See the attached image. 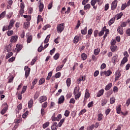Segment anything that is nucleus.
<instances>
[{
    "label": "nucleus",
    "mask_w": 130,
    "mask_h": 130,
    "mask_svg": "<svg viewBox=\"0 0 130 130\" xmlns=\"http://www.w3.org/2000/svg\"><path fill=\"white\" fill-rule=\"evenodd\" d=\"M3 106H5V107L1 111V114L4 115L6 112H7V110H8V109H9V106L8 105L7 103H4Z\"/></svg>",
    "instance_id": "f257e3e1"
},
{
    "label": "nucleus",
    "mask_w": 130,
    "mask_h": 130,
    "mask_svg": "<svg viewBox=\"0 0 130 130\" xmlns=\"http://www.w3.org/2000/svg\"><path fill=\"white\" fill-rule=\"evenodd\" d=\"M24 71H25V77L26 79H27L28 77H29V75H30V71H31V69L29 68V67L25 66L24 67Z\"/></svg>",
    "instance_id": "f03ea898"
},
{
    "label": "nucleus",
    "mask_w": 130,
    "mask_h": 130,
    "mask_svg": "<svg viewBox=\"0 0 130 130\" xmlns=\"http://www.w3.org/2000/svg\"><path fill=\"white\" fill-rule=\"evenodd\" d=\"M64 27H63V23L58 24L57 26V31L58 33H61L63 31Z\"/></svg>",
    "instance_id": "7ed1b4c3"
},
{
    "label": "nucleus",
    "mask_w": 130,
    "mask_h": 130,
    "mask_svg": "<svg viewBox=\"0 0 130 130\" xmlns=\"http://www.w3.org/2000/svg\"><path fill=\"white\" fill-rule=\"evenodd\" d=\"M112 74V72L110 70H108L107 71L102 72H101V76H103V75H105L106 77H109L110 75Z\"/></svg>",
    "instance_id": "20e7f679"
},
{
    "label": "nucleus",
    "mask_w": 130,
    "mask_h": 130,
    "mask_svg": "<svg viewBox=\"0 0 130 130\" xmlns=\"http://www.w3.org/2000/svg\"><path fill=\"white\" fill-rule=\"evenodd\" d=\"M117 0H115L114 1H113L112 3V5H111V9L112 10H115V9H116V7H117Z\"/></svg>",
    "instance_id": "39448f33"
},
{
    "label": "nucleus",
    "mask_w": 130,
    "mask_h": 130,
    "mask_svg": "<svg viewBox=\"0 0 130 130\" xmlns=\"http://www.w3.org/2000/svg\"><path fill=\"white\" fill-rule=\"evenodd\" d=\"M86 80V77L85 76H80V77L77 79V84H80L82 81L85 82Z\"/></svg>",
    "instance_id": "423d86ee"
},
{
    "label": "nucleus",
    "mask_w": 130,
    "mask_h": 130,
    "mask_svg": "<svg viewBox=\"0 0 130 130\" xmlns=\"http://www.w3.org/2000/svg\"><path fill=\"white\" fill-rule=\"evenodd\" d=\"M14 24H15V20L12 19L10 20L9 22V25H8V30H11L13 28V26H14Z\"/></svg>",
    "instance_id": "0eeeda50"
},
{
    "label": "nucleus",
    "mask_w": 130,
    "mask_h": 130,
    "mask_svg": "<svg viewBox=\"0 0 130 130\" xmlns=\"http://www.w3.org/2000/svg\"><path fill=\"white\" fill-rule=\"evenodd\" d=\"M118 55L117 54L115 55L112 58V62L113 63H115V62H117L118 61Z\"/></svg>",
    "instance_id": "6e6552de"
},
{
    "label": "nucleus",
    "mask_w": 130,
    "mask_h": 130,
    "mask_svg": "<svg viewBox=\"0 0 130 130\" xmlns=\"http://www.w3.org/2000/svg\"><path fill=\"white\" fill-rule=\"evenodd\" d=\"M46 100H47V98H46V96L44 95L40 96V98H39V101L40 102V103H42L43 102L46 101Z\"/></svg>",
    "instance_id": "1a4fd4ad"
},
{
    "label": "nucleus",
    "mask_w": 130,
    "mask_h": 130,
    "mask_svg": "<svg viewBox=\"0 0 130 130\" xmlns=\"http://www.w3.org/2000/svg\"><path fill=\"white\" fill-rule=\"evenodd\" d=\"M117 32L120 35H122L123 34V28L122 26H119L117 28Z\"/></svg>",
    "instance_id": "9d476101"
},
{
    "label": "nucleus",
    "mask_w": 130,
    "mask_h": 130,
    "mask_svg": "<svg viewBox=\"0 0 130 130\" xmlns=\"http://www.w3.org/2000/svg\"><path fill=\"white\" fill-rule=\"evenodd\" d=\"M64 102V96L61 95L60 97L58 99V104H61V103H63Z\"/></svg>",
    "instance_id": "9b49d317"
},
{
    "label": "nucleus",
    "mask_w": 130,
    "mask_h": 130,
    "mask_svg": "<svg viewBox=\"0 0 130 130\" xmlns=\"http://www.w3.org/2000/svg\"><path fill=\"white\" fill-rule=\"evenodd\" d=\"M18 40V36H13L11 37L10 41L15 43Z\"/></svg>",
    "instance_id": "f8f14e48"
},
{
    "label": "nucleus",
    "mask_w": 130,
    "mask_h": 130,
    "mask_svg": "<svg viewBox=\"0 0 130 130\" xmlns=\"http://www.w3.org/2000/svg\"><path fill=\"white\" fill-rule=\"evenodd\" d=\"M29 27H30V22L28 21L25 22L24 23L23 28H24V29H27L29 28Z\"/></svg>",
    "instance_id": "ddd939ff"
},
{
    "label": "nucleus",
    "mask_w": 130,
    "mask_h": 130,
    "mask_svg": "<svg viewBox=\"0 0 130 130\" xmlns=\"http://www.w3.org/2000/svg\"><path fill=\"white\" fill-rule=\"evenodd\" d=\"M96 0H91V5L93 7V9H94V10H96V9H97V6H95V5H96Z\"/></svg>",
    "instance_id": "4468645a"
},
{
    "label": "nucleus",
    "mask_w": 130,
    "mask_h": 130,
    "mask_svg": "<svg viewBox=\"0 0 130 130\" xmlns=\"http://www.w3.org/2000/svg\"><path fill=\"white\" fill-rule=\"evenodd\" d=\"M26 36H27V43H30L31 41H32V36L30 35L29 36V33L26 34Z\"/></svg>",
    "instance_id": "2eb2a0df"
},
{
    "label": "nucleus",
    "mask_w": 130,
    "mask_h": 130,
    "mask_svg": "<svg viewBox=\"0 0 130 130\" xmlns=\"http://www.w3.org/2000/svg\"><path fill=\"white\" fill-rule=\"evenodd\" d=\"M104 93V89H101L96 94V97H101L102 96Z\"/></svg>",
    "instance_id": "dca6fc26"
},
{
    "label": "nucleus",
    "mask_w": 130,
    "mask_h": 130,
    "mask_svg": "<svg viewBox=\"0 0 130 130\" xmlns=\"http://www.w3.org/2000/svg\"><path fill=\"white\" fill-rule=\"evenodd\" d=\"M121 105H118L117 106L116 108V111H117V113H118V114H120V112L121 111Z\"/></svg>",
    "instance_id": "f3484780"
},
{
    "label": "nucleus",
    "mask_w": 130,
    "mask_h": 130,
    "mask_svg": "<svg viewBox=\"0 0 130 130\" xmlns=\"http://www.w3.org/2000/svg\"><path fill=\"white\" fill-rule=\"evenodd\" d=\"M80 40V37L78 36H76L73 40L74 43L77 44Z\"/></svg>",
    "instance_id": "a211bd4d"
},
{
    "label": "nucleus",
    "mask_w": 130,
    "mask_h": 130,
    "mask_svg": "<svg viewBox=\"0 0 130 130\" xmlns=\"http://www.w3.org/2000/svg\"><path fill=\"white\" fill-rule=\"evenodd\" d=\"M111 87H112V83H109L105 88V90L106 91H108V90H110L111 88Z\"/></svg>",
    "instance_id": "6ab92c4d"
},
{
    "label": "nucleus",
    "mask_w": 130,
    "mask_h": 130,
    "mask_svg": "<svg viewBox=\"0 0 130 130\" xmlns=\"http://www.w3.org/2000/svg\"><path fill=\"white\" fill-rule=\"evenodd\" d=\"M115 21V17L111 18L108 22L109 26H111L112 24H113Z\"/></svg>",
    "instance_id": "aec40b11"
},
{
    "label": "nucleus",
    "mask_w": 130,
    "mask_h": 130,
    "mask_svg": "<svg viewBox=\"0 0 130 130\" xmlns=\"http://www.w3.org/2000/svg\"><path fill=\"white\" fill-rule=\"evenodd\" d=\"M88 30V28H87V27H85L84 28V29H82L81 30V33L83 35H86V34H87V31Z\"/></svg>",
    "instance_id": "412c9836"
},
{
    "label": "nucleus",
    "mask_w": 130,
    "mask_h": 130,
    "mask_svg": "<svg viewBox=\"0 0 130 130\" xmlns=\"http://www.w3.org/2000/svg\"><path fill=\"white\" fill-rule=\"evenodd\" d=\"M78 93H80V87H76L74 89V94L76 95V94H78Z\"/></svg>",
    "instance_id": "4be33fe9"
},
{
    "label": "nucleus",
    "mask_w": 130,
    "mask_h": 130,
    "mask_svg": "<svg viewBox=\"0 0 130 130\" xmlns=\"http://www.w3.org/2000/svg\"><path fill=\"white\" fill-rule=\"evenodd\" d=\"M98 120H99V121H101V120H102V119H103V114H102V113L99 114L98 115Z\"/></svg>",
    "instance_id": "5701e85b"
},
{
    "label": "nucleus",
    "mask_w": 130,
    "mask_h": 130,
    "mask_svg": "<svg viewBox=\"0 0 130 130\" xmlns=\"http://www.w3.org/2000/svg\"><path fill=\"white\" fill-rule=\"evenodd\" d=\"M116 77H115V81H117V80H118V79H119V78L120 77V76H121V75L120 74V73L118 72H116Z\"/></svg>",
    "instance_id": "b1692460"
},
{
    "label": "nucleus",
    "mask_w": 130,
    "mask_h": 130,
    "mask_svg": "<svg viewBox=\"0 0 130 130\" xmlns=\"http://www.w3.org/2000/svg\"><path fill=\"white\" fill-rule=\"evenodd\" d=\"M81 57L82 60H86V59H87V54L83 53L81 54Z\"/></svg>",
    "instance_id": "393cba45"
},
{
    "label": "nucleus",
    "mask_w": 130,
    "mask_h": 130,
    "mask_svg": "<svg viewBox=\"0 0 130 130\" xmlns=\"http://www.w3.org/2000/svg\"><path fill=\"white\" fill-rule=\"evenodd\" d=\"M28 108H31L33 106V100L31 99L28 103Z\"/></svg>",
    "instance_id": "a878e982"
},
{
    "label": "nucleus",
    "mask_w": 130,
    "mask_h": 130,
    "mask_svg": "<svg viewBox=\"0 0 130 130\" xmlns=\"http://www.w3.org/2000/svg\"><path fill=\"white\" fill-rule=\"evenodd\" d=\"M45 82V79L44 78H42L39 80V85H42V84H44Z\"/></svg>",
    "instance_id": "bb28decb"
},
{
    "label": "nucleus",
    "mask_w": 130,
    "mask_h": 130,
    "mask_svg": "<svg viewBox=\"0 0 130 130\" xmlns=\"http://www.w3.org/2000/svg\"><path fill=\"white\" fill-rule=\"evenodd\" d=\"M39 9L40 12H42V11H43V9H44V5H43V3H40L39 5Z\"/></svg>",
    "instance_id": "cd10ccee"
},
{
    "label": "nucleus",
    "mask_w": 130,
    "mask_h": 130,
    "mask_svg": "<svg viewBox=\"0 0 130 130\" xmlns=\"http://www.w3.org/2000/svg\"><path fill=\"white\" fill-rule=\"evenodd\" d=\"M16 49V50H17L18 52H19V51H20L22 49V45H17Z\"/></svg>",
    "instance_id": "c85d7f7f"
},
{
    "label": "nucleus",
    "mask_w": 130,
    "mask_h": 130,
    "mask_svg": "<svg viewBox=\"0 0 130 130\" xmlns=\"http://www.w3.org/2000/svg\"><path fill=\"white\" fill-rule=\"evenodd\" d=\"M81 92H78V93H76L75 96V99H76V100H77V99H79V98H80V97H81Z\"/></svg>",
    "instance_id": "c756f323"
},
{
    "label": "nucleus",
    "mask_w": 130,
    "mask_h": 130,
    "mask_svg": "<svg viewBox=\"0 0 130 130\" xmlns=\"http://www.w3.org/2000/svg\"><path fill=\"white\" fill-rule=\"evenodd\" d=\"M52 76V72H50L48 73V75L47 77L46 78V80L47 81H49V80H50V78H51Z\"/></svg>",
    "instance_id": "7c9ffc66"
},
{
    "label": "nucleus",
    "mask_w": 130,
    "mask_h": 130,
    "mask_svg": "<svg viewBox=\"0 0 130 130\" xmlns=\"http://www.w3.org/2000/svg\"><path fill=\"white\" fill-rule=\"evenodd\" d=\"M127 61V58L126 57H124L122 60L121 62V64H124L125 62Z\"/></svg>",
    "instance_id": "2f4dec72"
},
{
    "label": "nucleus",
    "mask_w": 130,
    "mask_h": 130,
    "mask_svg": "<svg viewBox=\"0 0 130 130\" xmlns=\"http://www.w3.org/2000/svg\"><path fill=\"white\" fill-rule=\"evenodd\" d=\"M36 60H37V57H35L30 62V66H34V63L36 62Z\"/></svg>",
    "instance_id": "473e14b6"
},
{
    "label": "nucleus",
    "mask_w": 130,
    "mask_h": 130,
    "mask_svg": "<svg viewBox=\"0 0 130 130\" xmlns=\"http://www.w3.org/2000/svg\"><path fill=\"white\" fill-rule=\"evenodd\" d=\"M12 55H13V52H10L7 53L6 55V59L10 58V57H11V56H12Z\"/></svg>",
    "instance_id": "72a5a7b5"
},
{
    "label": "nucleus",
    "mask_w": 130,
    "mask_h": 130,
    "mask_svg": "<svg viewBox=\"0 0 130 130\" xmlns=\"http://www.w3.org/2000/svg\"><path fill=\"white\" fill-rule=\"evenodd\" d=\"M49 126V122H46L43 124V127L44 128H46V127H48Z\"/></svg>",
    "instance_id": "f704fd0d"
},
{
    "label": "nucleus",
    "mask_w": 130,
    "mask_h": 130,
    "mask_svg": "<svg viewBox=\"0 0 130 130\" xmlns=\"http://www.w3.org/2000/svg\"><path fill=\"white\" fill-rule=\"evenodd\" d=\"M66 83L67 87H70L71 86V78H68L66 80Z\"/></svg>",
    "instance_id": "c9c22d12"
},
{
    "label": "nucleus",
    "mask_w": 130,
    "mask_h": 130,
    "mask_svg": "<svg viewBox=\"0 0 130 130\" xmlns=\"http://www.w3.org/2000/svg\"><path fill=\"white\" fill-rule=\"evenodd\" d=\"M116 47H117L116 45L111 46V51H112L113 52H114V51L116 50Z\"/></svg>",
    "instance_id": "e433bc0d"
},
{
    "label": "nucleus",
    "mask_w": 130,
    "mask_h": 130,
    "mask_svg": "<svg viewBox=\"0 0 130 130\" xmlns=\"http://www.w3.org/2000/svg\"><path fill=\"white\" fill-rule=\"evenodd\" d=\"M49 38H50V35H49L46 37L45 40H44L45 44L48 43V41H49Z\"/></svg>",
    "instance_id": "4c0bfd02"
},
{
    "label": "nucleus",
    "mask_w": 130,
    "mask_h": 130,
    "mask_svg": "<svg viewBox=\"0 0 130 130\" xmlns=\"http://www.w3.org/2000/svg\"><path fill=\"white\" fill-rule=\"evenodd\" d=\"M54 59L55 60H57V59H58L59 58V53H57L55 54V55L53 56Z\"/></svg>",
    "instance_id": "58836bf2"
},
{
    "label": "nucleus",
    "mask_w": 130,
    "mask_h": 130,
    "mask_svg": "<svg viewBox=\"0 0 130 130\" xmlns=\"http://www.w3.org/2000/svg\"><path fill=\"white\" fill-rule=\"evenodd\" d=\"M115 102V98L112 97L110 99V103L111 104H113Z\"/></svg>",
    "instance_id": "ea45409f"
},
{
    "label": "nucleus",
    "mask_w": 130,
    "mask_h": 130,
    "mask_svg": "<svg viewBox=\"0 0 130 130\" xmlns=\"http://www.w3.org/2000/svg\"><path fill=\"white\" fill-rule=\"evenodd\" d=\"M122 15H123V14L122 12H121L120 14H118L116 15L117 20H119V19H121V17H122Z\"/></svg>",
    "instance_id": "a19ab883"
},
{
    "label": "nucleus",
    "mask_w": 130,
    "mask_h": 130,
    "mask_svg": "<svg viewBox=\"0 0 130 130\" xmlns=\"http://www.w3.org/2000/svg\"><path fill=\"white\" fill-rule=\"evenodd\" d=\"M62 68H63V64L57 67L56 69V72H59V71H60V70H61Z\"/></svg>",
    "instance_id": "79ce46f5"
},
{
    "label": "nucleus",
    "mask_w": 130,
    "mask_h": 130,
    "mask_svg": "<svg viewBox=\"0 0 130 130\" xmlns=\"http://www.w3.org/2000/svg\"><path fill=\"white\" fill-rule=\"evenodd\" d=\"M29 114V111H26L23 115H22V117L23 118H26L27 117V115Z\"/></svg>",
    "instance_id": "37998d69"
},
{
    "label": "nucleus",
    "mask_w": 130,
    "mask_h": 130,
    "mask_svg": "<svg viewBox=\"0 0 130 130\" xmlns=\"http://www.w3.org/2000/svg\"><path fill=\"white\" fill-rule=\"evenodd\" d=\"M99 52H100V49H95L94 50V54H95V55H98V54H99Z\"/></svg>",
    "instance_id": "c03bdc74"
},
{
    "label": "nucleus",
    "mask_w": 130,
    "mask_h": 130,
    "mask_svg": "<svg viewBox=\"0 0 130 130\" xmlns=\"http://www.w3.org/2000/svg\"><path fill=\"white\" fill-rule=\"evenodd\" d=\"M43 50H44V48H43V46L41 45L38 49V51H39V52H41Z\"/></svg>",
    "instance_id": "a18cd8bd"
},
{
    "label": "nucleus",
    "mask_w": 130,
    "mask_h": 130,
    "mask_svg": "<svg viewBox=\"0 0 130 130\" xmlns=\"http://www.w3.org/2000/svg\"><path fill=\"white\" fill-rule=\"evenodd\" d=\"M43 21V19L42 18L41 15H38V23H39V22H41Z\"/></svg>",
    "instance_id": "49530a36"
},
{
    "label": "nucleus",
    "mask_w": 130,
    "mask_h": 130,
    "mask_svg": "<svg viewBox=\"0 0 130 130\" xmlns=\"http://www.w3.org/2000/svg\"><path fill=\"white\" fill-rule=\"evenodd\" d=\"M126 7H127V4H126V3L122 4V6H121L122 11H123V10H124L126 8Z\"/></svg>",
    "instance_id": "de8ad7c7"
},
{
    "label": "nucleus",
    "mask_w": 130,
    "mask_h": 130,
    "mask_svg": "<svg viewBox=\"0 0 130 130\" xmlns=\"http://www.w3.org/2000/svg\"><path fill=\"white\" fill-rule=\"evenodd\" d=\"M64 115L66 117H68L69 115H70V112L69 111V110H66Z\"/></svg>",
    "instance_id": "09e8293b"
},
{
    "label": "nucleus",
    "mask_w": 130,
    "mask_h": 130,
    "mask_svg": "<svg viewBox=\"0 0 130 130\" xmlns=\"http://www.w3.org/2000/svg\"><path fill=\"white\" fill-rule=\"evenodd\" d=\"M14 34V31L9 30L7 32V35L8 36H12Z\"/></svg>",
    "instance_id": "8fccbe9b"
},
{
    "label": "nucleus",
    "mask_w": 130,
    "mask_h": 130,
    "mask_svg": "<svg viewBox=\"0 0 130 130\" xmlns=\"http://www.w3.org/2000/svg\"><path fill=\"white\" fill-rule=\"evenodd\" d=\"M26 90H27V86H24L22 88V90L21 91V94H24L25 92H26Z\"/></svg>",
    "instance_id": "3c124183"
},
{
    "label": "nucleus",
    "mask_w": 130,
    "mask_h": 130,
    "mask_svg": "<svg viewBox=\"0 0 130 130\" xmlns=\"http://www.w3.org/2000/svg\"><path fill=\"white\" fill-rule=\"evenodd\" d=\"M91 8V5L90 4H88L84 7V10L86 11L87 9H90Z\"/></svg>",
    "instance_id": "603ef678"
},
{
    "label": "nucleus",
    "mask_w": 130,
    "mask_h": 130,
    "mask_svg": "<svg viewBox=\"0 0 130 130\" xmlns=\"http://www.w3.org/2000/svg\"><path fill=\"white\" fill-rule=\"evenodd\" d=\"M48 104L47 103V102H45L44 104H42V108H43L44 109H45V108H46L47 107V105H48Z\"/></svg>",
    "instance_id": "864d4df0"
},
{
    "label": "nucleus",
    "mask_w": 130,
    "mask_h": 130,
    "mask_svg": "<svg viewBox=\"0 0 130 130\" xmlns=\"http://www.w3.org/2000/svg\"><path fill=\"white\" fill-rule=\"evenodd\" d=\"M61 75L60 72H58L55 74V77L56 79H58V78H60Z\"/></svg>",
    "instance_id": "5fc2aeb1"
},
{
    "label": "nucleus",
    "mask_w": 130,
    "mask_h": 130,
    "mask_svg": "<svg viewBox=\"0 0 130 130\" xmlns=\"http://www.w3.org/2000/svg\"><path fill=\"white\" fill-rule=\"evenodd\" d=\"M103 30L104 32V31H105L106 33H107V34H108V33H109V29H107L106 26H104L103 28Z\"/></svg>",
    "instance_id": "6e6d98bb"
},
{
    "label": "nucleus",
    "mask_w": 130,
    "mask_h": 130,
    "mask_svg": "<svg viewBox=\"0 0 130 130\" xmlns=\"http://www.w3.org/2000/svg\"><path fill=\"white\" fill-rule=\"evenodd\" d=\"M85 97L86 99L89 98V97H90V94H89V92H88V91H87V89L86 90V92L85 93Z\"/></svg>",
    "instance_id": "4d7b16f0"
},
{
    "label": "nucleus",
    "mask_w": 130,
    "mask_h": 130,
    "mask_svg": "<svg viewBox=\"0 0 130 130\" xmlns=\"http://www.w3.org/2000/svg\"><path fill=\"white\" fill-rule=\"evenodd\" d=\"M15 58H16L15 57H12L11 58L9 59L8 61L9 62H13L14 61V60H15Z\"/></svg>",
    "instance_id": "13d9d810"
},
{
    "label": "nucleus",
    "mask_w": 130,
    "mask_h": 130,
    "mask_svg": "<svg viewBox=\"0 0 130 130\" xmlns=\"http://www.w3.org/2000/svg\"><path fill=\"white\" fill-rule=\"evenodd\" d=\"M56 118L57 121H59V120L61 118V114H58Z\"/></svg>",
    "instance_id": "bf43d9fd"
},
{
    "label": "nucleus",
    "mask_w": 130,
    "mask_h": 130,
    "mask_svg": "<svg viewBox=\"0 0 130 130\" xmlns=\"http://www.w3.org/2000/svg\"><path fill=\"white\" fill-rule=\"evenodd\" d=\"M86 109H83L82 110L80 113H79V115H82V114H84L86 112Z\"/></svg>",
    "instance_id": "052dcab7"
},
{
    "label": "nucleus",
    "mask_w": 130,
    "mask_h": 130,
    "mask_svg": "<svg viewBox=\"0 0 130 130\" xmlns=\"http://www.w3.org/2000/svg\"><path fill=\"white\" fill-rule=\"evenodd\" d=\"M38 97H39V92L37 91L34 95V98L35 99H37Z\"/></svg>",
    "instance_id": "680f3d73"
},
{
    "label": "nucleus",
    "mask_w": 130,
    "mask_h": 130,
    "mask_svg": "<svg viewBox=\"0 0 130 130\" xmlns=\"http://www.w3.org/2000/svg\"><path fill=\"white\" fill-rule=\"evenodd\" d=\"M116 43V41H115V40H112L111 42V46L115 45Z\"/></svg>",
    "instance_id": "e2e57ef3"
},
{
    "label": "nucleus",
    "mask_w": 130,
    "mask_h": 130,
    "mask_svg": "<svg viewBox=\"0 0 130 130\" xmlns=\"http://www.w3.org/2000/svg\"><path fill=\"white\" fill-rule=\"evenodd\" d=\"M5 16H6V11L2 12L0 14V18H4V17H5Z\"/></svg>",
    "instance_id": "0e129e2a"
},
{
    "label": "nucleus",
    "mask_w": 130,
    "mask_h": 130,
    "mask_svg": "<svg viewBox=\"0 0 130 130\" xmlns=\"http://www.w3.org/2000/svg\"><path fill=\"white\" fill-rule=\"evenodd\" d=\"M21 122V119H16L14 120V123H20Z\"/></svg>",
    "instance_id": "69168bd1"
},
{
    "label": "nucleus",
    "mask_w": 130,
    "mask_h": 130,
    "mask_svg": "<svg viewBox=\"0 0 130 130\" xmlns=\"http://www.w3.org/2000/svg\"><path fill=\"white\" fill-rule=\"evenodd\" d=\"M55 51V48H53V49L50 50V54L51 55H52L53 53H54V52Z\"/></svg>",
    "instance_id": "338daca9"
},
{
    "label": "nucleus",
    "mask_w": 130,
    "mask_h": 130,
    "mask_svg": "<svg viewBox=\"0 0 130 130\" xmlns=\"http://www.w3.org/2000/svg\"><path fill=\"white\" fill-rule=\"evenodd\" d=\"M22 104H20L19 105H18L17 106V108L18 110H21V109H22Z\"/></svg>",
    "instance_id": "774afa93"
}]
</instances>
